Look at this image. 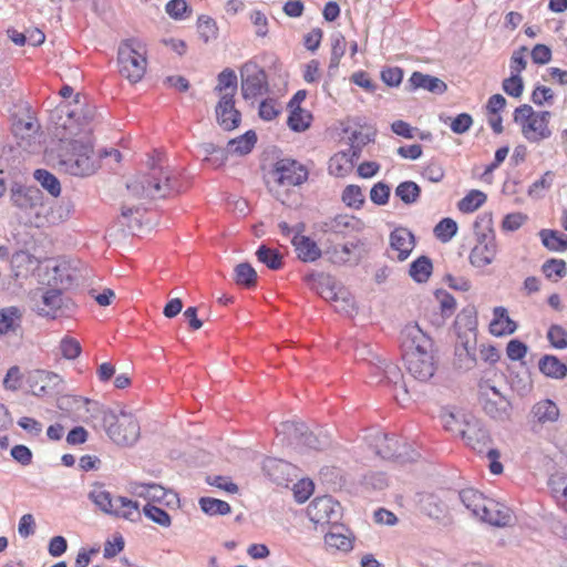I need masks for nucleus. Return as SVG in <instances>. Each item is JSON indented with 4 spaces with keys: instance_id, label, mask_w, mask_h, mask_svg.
<instances>
[{
    "instance_id": "obj_45",
    "label": "nucleus",
    "mask_w": 567,
    "mask_h": 567,
    "mask_svg": "<svg viewBox=\"0 0 567 567\" xmlns=\"http://www.w3.org/2000/svg\"><path fill=\"white\" fill-rule=\"evenodd\" d=\"M216 90L220 93V96L223 94L235 96L237 92V76L233 70L225 69L219 73Z\"/></svg>"
},
{
    "instance_id": "obj_58",
    "label": "nucleus",
    "mask_w": 567,
    "mask_h": 567,
    "mask_svg": "<svg viewBox=\"0 0 567 567\" xmlns=\"http://www.w3.org/2000/svg\"><path fill=\"white\" fill-rule=\"evenodd\" d=\"M60 350L63 358L74 360L81 354L82 348L76 339L72 337H64L60 341Z\"/></svg>"
},
{
    "instance_id": "obj_55",
    "label": "nucleus",
    "mask_w": 567,
    "mask_h": 567,
    "mask_svg": "<svg viewBox=\"0 0 567 567\" xmlns=\"http://www.w3.org/2000/svg\"><path fill=\"white\" fill-rule=\"evenodd\" d=\"M165 11L174 20H184L192 12L186 0H169L165 6Z\"/></svg>"
},
{
    "instance_id": "obj_2",
    "label": "nucleus",
    "mask_w": 567,
    "mask_h": 567,
    "mask_svg": "<svg viewBox=\"0 0 567 567\" xmlns=\"http://www.w3.org/2000/svg\"><path fill=\"white\" fill-rule=\"evenodd\" d=\"M401 341L409 372L420 381L430 380L436 368L431 338L417 323H409L401 332Z\"/></svg>"
},
{
    "instance_id": "obj_5",
    "label": "nucleus",
    "mask_w": 567,
    "mask_h": 567,
    "mask_svg": "<svg viewBox=\"0 0 567 567\" xmlns=\"http://www.w3.org/2000/svg\"><path fill=\"white\" fill-rule=\"evenodd\" d=\"M309 178V169L306 165L293 158H280L266 175L268 189L279 198L290 187L305 184Z\"/></svg>"
},
{
    "instance_id": "obj_35",
    "label": "nucleus",
    "mask_w": 567,
    "mask_h": 567,
    "mask_svg": "<svg viewBox=\"0 0 567 567\" xmlns=\"http://www.w3.org/2000/svg\"><path fill=\"white\" fill-rule=\"evenodd\" d=\"M542 244L551 251L567 250V235L559 234L551 229H542L539 231Z\"/></svg>"
},
{
    "instance_id": "obj_42",
    "label": "nucleus",
    "mask_w": 567,
    "mask_h": 567,
    "mask_svg": "<svg viewBox=\"0 0 567 567\" xmlns=\"http://www.w3.org/2000/svg\"><path fill=\"white\" fill-rule=\"evenodd\" d=\"M235 281L245 288L255 287L257 284V272L251 265L247 262L239 264L235 268Z\"/></svg>"
},
{
    "instance_id": "obj_10",
    "label": "nucleus",
    "mask_w": 567,
    "mask_h": 567,
    "mask_svg": "<svg viewBox=\"0 0 567 567\" xmlns=\"http://www.w3.org/2000/svg\"><path fill=\"white\" fill-rule=\"evenodd\" d=\"M118 65L121 74L130 82L136 83L146 72V50L136 40H126L118 48Z\"/></svg>"
},
{
    "instance_id": "obj_21",
    "label": "nucleus",
    "mask_w": 567,
    "mask_h": 567,
    "mask_svg": "<svg viewBox=\"0 0 567 567\" xmlns=\"http://www.w3.org/2000/svg\"><path fill=\"white\" fill-rule=\"evenodd\" d=\"M496 254V241L494 239H482L472 248L468 260L475 268H485L494 261Z\"/></svg>"
},
{
    "instance_id": "obj_33",
    "label": "nucleus",
    "mask_w": 567,
    "mask_h": 567,
    "mask_svg": "<svg viewBox=\"0 0 567 567\" xmlns=\"http://www.w3.org/2000/svg\"><path fill=\"white\" fill-rule=\"evenodd\" d=\"M290 113L287 120L288 127L293 132H305L311 125L312 115L302 107H288Z\"/></svg>"
},
{
    "instance_id": "obj_53",
    "label": "nucleus",
    "mask_w": 567,
    "mask_h": 567,
    "mask_svg": "<svg viewBox=\"0 0 567 567\" xmlns=\"http://www.w3.org/2000/svg\"><path fill=\"white\" fill-rule=\"evenodd\" d=\"M315 484L310 478H301L293 484V498L298 504L306 503L313 494Z\"/></svg>"
},
{
    "instance_id": "obj_54",
    "label": "nucleus",
    "mask_w": 567,
    "mask_h": 567,
    "mask_svg": "<svg viewBox=\"0 0 567 567\" xmlns=\"http://www.w3.org/2000/svg\"><path fill=\"white\" fill-rule=\"evenodd\" d=\"M443 427L454 436H462L468 422L458 419L453 413H443L441 415Z\"/></svg>"
},
{
    "instance_id": "obj_37",
    "label": "nucleus",
    "mask_w": 567,
    "mask_h": 567,
    "mask_svg": "<svg viewBox=\"0 0 567 567\" xmlns=\"http://www.w3.org/2000/svg\"><path fill=\"white\" fill-rule=\"evenodd\" d=\"M284 466L279 464L271 463V466L264 465L262 471L265 475L269 477L271 482L277 484L278 486H288V483L291 481L286 474H289V470L292 467V463H281Z\"/></svg>"
},
{
    "instance_id": "obj_25",
    "label": "nucleus",
    "mask_w": 567,
    "mask_h": 567,
    "mask_svg": "<svg viewBox=\"0 0 567 567\" xmlns=\"http://www.w3.org/2000/svg\"><path fill=\"white\" fill-rule=\"evenodd\" d=\"M410 90L424 89L429 92L443 94L447 90V85L439 78L415 71L409 79Z\"/></svg>"
},
{
    "instance_id": "obj_15",
    "label": "nucleus",
    "mask_w": 567,
    "mask_h": 567,
    "mask_svg": "<svg viewBox=\"0 0 567 567\" xmlns=\"http://www.w3.org/2000/svg\"><path fill=\"white\" fill-rule=\"evenodd\" d=\"M218 124L226 131L237 128L241 121L240 112L235 107V96L223 94L216 106Z\"/></svg>"
},
{
    "instance_id": "obj_47",
    "label": "nucleus",
    "mask_w": 567,
    "mask_h": 567,
    "mask_svg": "<svg viewBox=\"0 0 567 567\" xmlns=\"http://www.w3.org/2000/svg\"><path fill=\"white\" fill-rule=\"evenodd\" d=\"M497 377V370L495 368H488L483 371L477 382V395L478 398L487 396L492 391L497 390L495 384V378Z\"/></svg>"
},
{
    "instance_id": "obj_27",
    "label": "nucleus",
    "mask_w": 567,
    "mask_h": 567,
    "mask_svg": "<svg viewBox=\"0 0 567 567\" xmlns=\"http://www.w3.org/2000/svg\"><path fill=\"white\" fill-rule=\"evenodd\" d=\"M532 416L539 424L553 423L559 417V409L551 400H542L532 408Z\"/></svg>"
},
{
    "instance_id": "obj_56",
    "label": "nucleus",
    "mask_w": 567,
    "mask_h": 567,
    "mask_svg": "<svg viewBox=\"0 0 567 567\" xmlns=\"http://www.w3.org/2000/svg\"><path fill=\"white\" fill-rule=\"evenodd\" d=\"M547 339L555 349H567V330L561 326H550L547 332Z\"/></svg>"
},
{
    "instance_id": "obj_44",
    "label": "nucleus",
    "mask_w": 567,
    "mask_h": 567,
    "mask_svg": "<svg viewBox=\"0 0 567 567\" xmlns=\"http://www.w3.org/2000/svg\"><path fill=\"white\" fill-rule=\"evenodd\" d=\"M256 255L258 260L265 264L269 269L278 270L282 268V256L277 249L260 246Z\"/></svg>"
},
{
    "instance_id": "obj_59",
    "label": "nucleus",
    "mask_w": 567,
    "mask_h": 567,
    "mask_svg": "<svg viewBox=\"0 0 567 567\" xmlns=\"http://www.w3.org/2000/svg\"><path fill=\"white\" fill-rule=\"evenodd\" d=\"M281 113L280 105L274 99H266L259 105L258 114L264 121H272Z\"/></svg>"
},
{
    "instance_id": "obj_57",
    "label": "nucleus",
    "mask_w": 567,
    "mask_h": 567,
    "mask_svg": "<svg viewBox=\"0 0 567 567\" xmlns=\"http://www.w3.org/2000/svg\"><path fill=\"white\" fill-rule=\"evenodd\" d=\"M504 92L512 97H520L524 92V82L520 75L511 74L502 83Z\"/></svg>"
},
{
    "instance_id": "obj_34",
    "label": "nucleus",
    "mask_w": 567,
    "mask_h": 567,
    "mask_svg": "<svg viewBox=\"0 0 567 567\" xmlns=\"http://www.w3.org/2000/svg\"><path fill=\"white\" fill-rule=\"evenodd\" d=\"M200 509L209 516H225L231 513V507L226 501L204 496L198 501Z\"/></svg>"
},
{
    "instance_id": "obj_26",
    "label": "nucleus",
    "mask_w": 567,
    "mask_h": 567,
    "mask_svg": "<svg viewBox=\"0 0 567 567\" xmlns=\"http://www.w3.org/2000/svg\"><path fill=\"white\" fill-rule=\"evenodd\" d=\"M461 439L467 446L477 451L478 454L483 453L489 442V436L477 423H467Z\"/></svg>"
},
{
    "instance_id": "obj_24",
    "label": "nucleus",
    "mask_w": 567,
    "mask_h": 567,
    "mask_svg": "<svg viewBox=\"0 0 567 567\" xmlns=\"http://www.w3.org/2000/svg\"><path fill=\"white\" fill-rule=\"evenodd\" d=\"M297 257L303 262L317 261L322 252L318 244L308 236L295 235L291 240Z\"/></svg>"
},
{
    "instance_id": "obj_40",
    "label": "nucleus",
    "mask_w": 567,
    "mask_h": 567,
    "mask_svg": "<svg viewBox=\"0 0 567 567\" xmlns=\"http://www.w3.org/2000/svg\"><path fill=\"white\" fill-rule=\"evenodd\" d=\"M341 200L349 208L361 209L364 205L365 198L361 187L351 184L343 189Z\"/></svg>"
},
{
    "instance_id": "obj_9",
    "label": "nucleus",
    "mask_w": 567,
    "mask_h": 567,
    "mask_svg": "<svg viewBox=\"0 0 567 567\" xmlns=\"http://www.w3.org/2000/svg\"><path fill=\"white\" fill-rule=\"evenodd\" d=\"M103 426L109 437L117 445L131 446L141 435V426L132 413L106 411L103 414Z\"/></svg>"
},
{
    "instance_id": "obj_49",
    "label": "nucleus",
    "mask_w": 567,
    "mask_h": 567,
    "mask_svg": "<svg viewBox=\"0 0 567 567\" xmlns=\"http://www.w3.org/2000/svg\"><path fill=\"white\" fill-rule=\"evenodd\" d=\"M421 189L414 182H403L395 188V195L405 204H412L420 197Z\"/></svg>"
},
{
    "instance_id": "obj_30",
    "label": "nucleus",
    "mask_w": 567,
    "mask_h": 567,
    "mask_svg": "<svg viewBox=\"0 0 567 567\" xmlns=\"http://www.w3.org/2000/svg\"><path fill=\"white\" fill-rule=\"evenodd\" d=\"M111 515L134 522L141 517L138 503L124 496H116Z\"/></svg>"
},
{
    "instance_id": "obj_4",
    "label": "nucleus",
    "mask_w": 567,
    "mask_h": 567,
    "mask_svg": "<svg viewBox=\"0 0 567 567\" xmlns=\"http://www.w3.org/2000/svg\"><path fill=\"white\" fill-rule=\"evenodd\" d=\"M12 274L16 280H27L35 277L38 284L51 285V280L47 279L49 272L53 274V284H63V271L66 269L65 264H54L52 260L41 261L37 257L27 251H19L11 259Z\"/></svg>"
},
{
    "instance_id": "obj_41",
    "label": "nucleus",
    "mask_w": 567,
    "mask_h": 567,
    "mask_svg": "<svg viewBox=\"0 0 567 567\" xmlns=\"http://www.w3.org/2000/svg\"><path fill=\"white\" fill-rule=\"evenodd\" d=\"M545 277L553 281H558L567 275V264L563 259L551 258L542 266Z\"/></svg>"
},
{
    "instance_id": "obj_39",
    "label": "nucleus",
    "mask_w": 567,
    "mask_h": 567,
    "mask_svg": "<svg viewBox=\"0 0 567 567\" xmlns=\"http://www.w3.org/2000/svg\"><path fill=\"white\" fill-rule=\"evenodd\" d=\"M486 198L485 193L473 189L458 202L457 208L462 213H473L486 202Z\"/></svg>"
},
{
    "instance_id": "obj_51",
    "label": "nucleus",
    "mask_w": 567,
    "mask_h": 567,
    "mask_svg": "<svg viewBox=\"0 0 567 567\" xmlns=\"http://www.w3.org/2000/svg\"><path fill=\"white\" fill-rule=\"evenodd\" d=\"M143 513L147 518L159 526L169 527L172 524L169 514L165 509L153 504L147 503L143 508Z\"/></svg>"
},
{
    "instance_id": "obj_63",
    "label": "nucleus",
    "mask_w": 567,
    "mask_h": 567,
    "mask_svg": "<svg viewBox=\"0 0 567 567\" xmlns=\"http://www.w3.org/2000/svg\"><path fill=\"white\" fill-rule=\"evenodd\" d=\"M526 47H520L513 52L509 62L511 74L520 75V73L526 69Z\"/></svg>"
},
{
    "instance_id": "obj_7",
    "label": "nucleus",
    "mask_w": 567,
    "mask_h": 567,
    "mask_svg": "<svg viewBox=\"0 0 567 567\" xmlns=\"http://www.w3.org/2000/svg\"><path fill=\"white\" fill-rule=\"evenodd\" d=\"M513 117L529 143H540L553 135L549 111H535L530 105L523 104L515 109Z\"/></svg>"
},
{
    "instance_id": "obj_31",
    "label": "nucleus",
    "mask_w": 567,
    "mask_h": 567,
    "mask_svg": "<svg viewBox=\"0 0 567 567\" xmlns=\"http://www.w3.org/2000/svg\"><path fill=\"white\" fill-rule=\"evenodd\" d=\"M352 155L348 152H338L329 161V174L336 177H346L353 169Z\"/></svg>"
},
{
    "instance_id": "obj_52",
    "label": "nucleus",
    "mask_w": 567,
    "mask_h": 567,
    "mask_svg": "<svg viewBox=\"0 0 567 567\" xmlns=\"http://www.w3.org/2000/svg\"><path fill=\"white\" fill-rule=\"evenodd\" d=\"M455 327L461 331H474L477 326L476 311L474 308L463 309L456 316Z\"/></svg>"
},
{
    "instance_id": "obj_29",
    "label": "nucleus",
    "mask_w": 567,
    "mask_h": 567,
    "mask_svg": "<svg viewBox=\"0 0 567 567\" xmlns=\"http://www.w3.org/2000/svg\"><path fill=\"white\" fill-rule=\"evenodd\" d=\"M539 371L551 379H564L567 375V365L556 355L546 354L538 362Z\"/></svg>"
},
{
    "instance_id": "obj_61",
    "label": "nucleus",
    "mask_w": 567,
    "mask_h": 567,
    "mask_svg": "<svg viewBox=\"0 0 567 567\" xmlns=\"http://www.w3.org/2000/svg\"><path fill=\"white\" fill-rule=\"evenodd\" d=\"M528 219V216L523 213L507 214L502 220V229L505 231H515L519 229Z\"/></svg>"
},
{
    "instance_id": "obj_32",
    "label": "nucleus",
    "mask_w": 567,
    "mask_h": 567,
    "mask_svg": "<svg viewBox=\"0 0 567 567\" xmlns=\"http://www.w3.org/2000/svg\"><path fill=\"white\" fill-rule=\"evenodd\" d=\"M39 127L38 121L30 114H24L20 117L16 116L12 122V133L21 140L37 134Z\"/></svg>"
},
{
    "instance_id": "obj_18",
    "label": "nucleus",
    "mask_w": 567,
    "mask_h": 567,
    "mask_svg": "<svg viewBox=\"0 0 567 567\" xmlns=\"http://www.w3.org/2000/svg\"><path fill=\"white\" fill-rule=\"evenodd\" d=\"M52 288L43 291L40 303L37 305V312L43 317L56 318L59 311L64 307L63 292L58 285L53 284V277L50 278Z\"/></svg>"
},
{
    "instance_id": "obj_60",
    "label": "nucleus",
    "mask_w": 567,
    "mask_h": 567,
    "mask_svg": "<svg viewBox=\"0 0 567 567\" xmlns=\"http://www.w3.org/2000/svg\"><path fill=\"white\" fill-rule=\"evenodd\" d=\"M19 317L17 308L11 307L0 311V333L6 334L14 330V319Z\"/></svg>"
},
{
    "instance_id": "obj_14",
    "label": "nucleus",
    "mask_w": 567,
    "mask_h": 567,
    "mask_svg": "<svg viewBox=\"0 0 567 567\" xmlns=\"http://www.w3.org/2000/svg\"><path fill=\"white\" fill-rule=\"evenodd\" d=\"M477 518L492 526L505 527L511 525L513 517L508 506L488 498Z\"/></svg>"
},
{
    "instance_id": "obj_28",
    "label": "nucleus",
    "mask_w": 567,
    "mask_h": 567,
    "mask_svg": "<svg viewBox=\"0 0 567 567\" xmlns=\"http://www.w3.org/2000/svg\"><path fill=\"white\" fill-rule=\"evenodd\" d=\"M458 498L465 508L468 509L476 518L488 499L484 494L474 488H464L460 491Z\"/></svg>"
},
{
    "instance_id": "obj_36",
    "label": "nucleus",
    "mask_w": 567,
    "mask_h": 567,
    "mask_svg": "<svg viewBox=\"0 0 567 567\" xmlns=\"http://www.w3.org/2000/svg\"><path fill=\"white\" fill-rule=\"evenodd\" d=\"M433 271V265L429 257L421 256L416 258L410 266V276L416 282H426Z\"/></svg>"
},
{
    "instance_id": "obj_46",
    "label": "nucleus",
    "mask_w": 567,
    "mask_h": 567,
    "mask_svg": "<svg viewBox=\"0 0 567 567\" xmlns=\"http://www.w3.org/2000/svg\"><path fill=\"white\" fill-rule=\"evenodd\" d=\"M34 178L45 188L52 196L58 197L61 194V186L58 178L45 169H37Z\"/></svg>"
},
{
    "instance_id": "obj_19",
    "label": "nucleus",
    "mask_w": 567,
    "mask_h": 567,
    "mask_svg": "<svg viewBox=\"0 0 567 567\" xmlns=\"http://www.w3.org/2000/svg\"><path fill=\"white\" fill-rule=\"evenodd\" d=\"M478 402L485 413L493 419L505 420L509 416L511 402L498 389L487 396L478 398Z\"/></svg>"
},
{
    "instance_id": "obj_50",
    "label": "nucleus",
    "mask_w": 567,
    "mask_h": 567,
    "mask_svg": "<svg viewBox=\"0 0 567 567\" xmlns=\"http://www.w3.org/2000/svg\"><path fill=\"white\" fill-rule=\"evenodd\" d=\"M548 485L550 487V491L554 495V497L559 501H561L564 497L567 496V474L561 472H556L550 475L548 480Z\"/></svg>"
},
{
    "instance_id": "obj_48",
    "label": "nucleus",
    "mask_w": 567,
    "mask_h": 567,
    "mask_svg": "<svg viewBox=\"0 0 567 567\" xmlns=\"http://www.w3.org/2000/svg\"><path fill=\"white\" fill-rule=\"evenodd\" d=\"M361 485L365 489L383 491L389 486V480L385 473L370 472L363 475L361 480Z\"/></svg>"
},
{
    "instance_id": "obj_6",
    "label": "nucleus",
    "mask_w": 567,
    "mask_h": 567,
    "mask_svg": "<svg viewBox=\"0 0 567 567\" xmlns=\"http://www.w3.org/2000/svg\"><path fill=\"white\" fill-rule=\"evenodd\" d=\"M10 199L25 223L35 227L44 224L47 208L43 193L38 187L14 184L10 189Z\"/></svg>"
},
{
    "instance_id": "obj_20",
    "label": "nucleus",
    "mask_w": 567,
    "mask_h": 567,
    "mask_svg": "<svg viewBox=\"0 0 567 567\" xmlns=\"http://www.w3.org/2000/svg\"><path fill=\"white\" fill-rule=\"evenodd\" d=\"M62 379L59 374L38 370L30 375L29 384L32 393L37 396H44L53 393L61 384Z\"/></svg>"
},
{
    "instance_id": "obj_13",
    "label": "nucleus",
    "mask_w": 567,
    "mask_h": 567,
    "mask_svg": "<svg viewBox=\"0 0 567 567\" xmlns=\"http://www.w3.org/2000/svg\"><path fill=\"white\" fill-rule=\"evenodd\" d=\"M241 93L244 99H256L268 91L267 75L255 63H246L241 69Z\"/></svg>"
},
{
    "instance_id": "obj_62",
    "label": "nucleus",
    "mask_w": 567,
    "mask_h": 567,
    "mask_svg": "<svg viewBox=\"0 0 567 567\" xmlns=\"http://www.w3.org/2000/svg\"><path fill=\"white\" fill-rule=\"evenodd\" d=\"M92 501L106 514H112L115 497H112L107 491H99L91 493Z\"/></svg>"
},
{
    "instance_id": "obj_23",
    "label": "nucleus",
    "mask_w": 567,
    "mask_h": 567,
    "mask_svg": "<svg viewBox=\"0 0 567 567\" xmlns=\"http://www.w3.org/2000/svg\"><path fill=\"white\" fill-rule=\"evenodd\" d=\"M488 329L494 337H505L517 330V323L509 318L505 307L498 306L493 309V318Z\"/></svg>"
},
{
    "instance_id": "obj_12",
    "label": "nucleus",
    "mask_w": 567,
    "mask_h": 567,
    "mask_svg": "<svg viewBox=\"0 0 567 567\" xmlns=\"http://www.w3.org/2000/svg\"><path fill=\"white\" fill-rule=\"evenodd\" d=\"M307 516L316 525L336 524L340 519V504L330 495L317 496L308 505Z\"/></svg>"
},
{
    "instance_id": "obj_3",
    "label": "nucleus",
    "mask_w": 567,
    "mask_h": 567,
    "mask_svg": "<svg viewBox=\"0 0 567 567\" xmlns=\"http://www.w3.org/2000/svg\"><path fill=\"white\" fill-rule=\"evenodd\" d=\"M277 439L303 455L310 451H322L330 445V436L322 429L309 431L302 422L286 421L277 427Z\"/></svg>"
},
{
    "instance_id": "obj_64",
    "label": "nucleus",
    "mask_w": 567,
    "mask_h": 567,
    "mask_svg": "<svg viewBox=\"0 0 567 567\" xmlns=\"http://www.w3.org/2000/svg\"><path fill=\"white\" fill-rule=\"evenodd\" d=\"M436 298L440 303V310L443 317L450 318L456 310L455 298L445 291L437 292Z\"/></svg>"
},
{
    "instance_id": "obj_38",
    "label": "nucleus",
    "mask_w": 567,
    "mask_h": 567,
    "mask_svg": "<svg viewBox=\"0 0 567 567\" xmlns=\"http://www.w3.org/2000/svg\"><path fill=\"white\" fill-rule=\"evenodd\" d=\"M256 141V133L252 131H248L244 135L229 141L228 152L239 155H246L252 150Z\"/></svg>"
},
{
    "instance_id": "obj_17",
    "label": "nucleus",
    "mask_w": 567,
    "mask_h": 567,
    "mask_svg": "<svg viewBox=\"0 0 567 567\" xmlns=\"http://www.w3.org/2000/svg\"><path fill=\"white\" fill-rule=\"evenodd\" d=\"M328 230L342 237L360 234L364 230V221L350 214H339L326 223Z\"/></svg>"
},
{
    "instance_id": "obj_8",
    "label": "nucleus",
    "mask_w": 567,
    "mask_h": 567,
    "mask_svg": "<svg viewBox=\"0 0 567 567\" xmlns=\"http://www.w3.org/2000/svg\"><path fill=\"white\" fill-rule=\"evenodd\" d=\"M367 458L380 457L383 461H413L417 452L406 442L385 434H375L365 444Z\"/></svg>"
},
{
    "instance_id": "obj_1",
    "label": "nucleus",
    "mask_w": 567,
    "mask_h": 567,
    "mask_svg": "<svg viewBox=\"0 0 567 567\" xmlns=\"http://www.w3.org/2000/svg\"><path fill=\"white\" fill-rule=\"evenodd\" d=\"M60 126L65 131L60 135V169L73 176H90L100 166V157L93 148V130L89 122H80L74 111L61 109Z\"/></svg>"
},
{
    "instance_id": "obj_11",
    "label": "nucleus",
    "mask_w": 567,
    "mask_h": 567,
    "mask_svg": "<svg viewBox=\"0 0 567 567\" xmlns=\"http://www.w3.org/2000/svg\"><path fill=\"white\" fill-rule=\"evenodd\" d=\"M127 188L138 198L166 197L173 189L169 176L162 168H154L152 175L135 178Z\"/></svg>"
},
{
    "instance_id": "obj_43",
    "label": "nucleus",
    "mask_w": 567,
    "mask_h": 567,
    "mask_svg": "<svg viewBox=\"0 0 567 567\" xmlns=\"http://www.w3.org/2000/svg\"><path fill=\"white\" fill-rule=\"evenodd\" d=\"M457 224L454 219L445 217L433 229L434 236L441 243H449L457 233Z\"/></svg>"
},
{
    "instance_id": "obj_16",
    "label": "nucleus",
    "mask_w": 567,
    "mask_h": 567,
    "mask_svg": "<svg viewBox=\"0 0 567 567\" xmlns=\"http://www.w3.org/2000/svg\"><path fill=\"white\" fill-rule=\"evenodd\" d=\"M415 502L420 511L432 519H441L447 513V505L441 493L420 492L415 495Z\"/></svg>"
},
{
    "instance_id": "obj_22",
    "label": "nucleus",
    "mask_w": 567,
    "mask_h": 567,
    "mask_svg": "<svg viewBox=\"0 0 567 567\" xmlns=\"http://www.w3.org/2000/svg\"><path fill=\"white\" fill-rule=\"evenodd\" d=\"M415 246L413 234L404 227H398L390 234V247L396 251V258L405 260Z\"/></svg>"
}]
</instances>
